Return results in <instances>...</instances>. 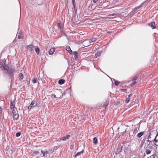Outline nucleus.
I'll use <instances>...</instances> for the list:
<instances>
[{
    "label": "nucleus",
    "mask_w": 158,
    "mask_h": 158,
    "mask_svg": "<svg viewBox=\"0 0 158 158\" xmlns=\"http://www.w3.org/2000/svg\"><path fill=\"white\" fill-rule=\"evenodd\" d=\"M1 68L3 71L4 73L8 74L9 76L10 77V81L11 82L14 79V73L15 72L14 68H10L8 66L6 65L5 61L2 60L0 62Z\"/></svg>",
    "instance_id": "nucleus-1"
},
{
    "label": "nucleus",
    "mask_w": 158,
    "mask_h": 158,
    "mask_svg": "<svg viewBox=\"0 0 158 158\" xmlns=\"http://www.w3.org/2000/svg\"><path fill=\"white\" fill-rule=\"evenodd\" d=\"M157 132L156 131H152L150 133L149 136L148 138V139H151V138H152V139H154L155 138V137L156 136V134H157Z\"/></svg>",
    "instance_id": "nucleus-2"
},
{
    "label": "nucleus",
    "mask_w": 158,
    "mask_h": 158,
    "mask_svg": "<svg viewBox=\"0 0 158 158\" xmlns=\"http://www.w3.org/2000/svg\"><path fill=\"white\" fill-rule=\"evenodd\" d=\"M123 146L121 145H119L118 146L117 149H116L115 154L116 155L122 151L123 148Z\"/></svg>",
    "instance_id": "nucleus-3"
},
{
    "label": "nucleus",
    "mask_w": 158,
    "mask_h": 158,
    "mask_svg": "<svg viewBox=\"0 0 158 158\" xmlns=\"http://www.w3.org/2000/svg\"><path fill=\"white\" fill-rule=\"evenodd\" d=\"M156 146H158V133L156 134L155 138L153 140Z\"/></svg>",
    "instance_id": "nucleus-4"
},
{
    "label": "nucleus",
    "mask_w": 158,
    "mask_h": 158,
    "mask_svg": "<svg viewBox=\"0 0 158 158\" xmlns=\"http://www.w3.org/2000/svg\"><path fill=\"white\" fill-rule=\"evenodd\" d=\"M70 137V136L69 135H67L65 136L61 137L60 139L63 141H66L67 139H69Z\"/></svg>",
    "instance_id": "nucleus-5"
},
{
    "label": "nucleus",
    "mask_w": 158,
    "mask_h": 158,
    "mask_svg": "<svg viewBox=\"0 0 158 158\" xmlns=\"http://www.w3.org/2000/svg\"><path fill=\"white\" fill-rule=\"evenodd\" d=\"M149 26L151 27L152 29L156 28V26L155 22H152L149 24Z\"/></svg>",
    "instance_id": "nucleus-6"
},
{
    "label": "nucleus",
    "mask_w": 158,
    "mask_h": 158,
    "mask_svg": "<svg viewBox=\"0 0 158 158\" xmlns=\"http://www.w3.org/2000/svg\"><path fill=\"white\" fill-rule=\"evenodd\" d=\"M66 49L69 52L70 54H72L73 53V52L72 50H71L69 46H67L66 47Z\"/></svg>",
    "instance_id": "nucleus-7"
},
{
    "label": "nucleus",
    "mask_w": 158,
    "mask_h": 158,
    "mask_svg": "<svg viewBox=\"0 0 158 158\" xmlns=\"http://www.w3.org/2000/svg\"><path fill=\"white\" fill-rule=\"evenodd\" d=\"M15 107V105L14 104V101L13 102L12 101H11L10 104V108L12 110H13V109H14Z\"/></svg>",
    "instance_id": "nucleus-8"
},
{
    "label": "nucleus",
    "mask_w": 158,
    "mask_h": 158,
    "mask_svg": "<svg viewBox=\"0 0 158 158\" xmlns=\"http://www.w3.org/2000/svg\"><path fill=\"white\" fill-rule=\"evenodd\" d=\"M27 48L30 51H31L33 50L34 48V46L32 45H29L27 46Z\"/></svg>",
    "instance_id": "nucleus-9"
},
{
    "label": "nucleus",
    "mask_w": 158,
    "mask_h": 158,
    "mask_svg": "<svg viewBox=\"0 0 158 158\" xmlns=\"http://www.w3.org/2000/svg\"><path fill=\"white\" fill-rule=\"evenodd\" d=\"M37 103L36 101L33 100L31 102V105L33 106V107H34L35 106H37Z\"/></svg>",
    "instance_id": "nucleus-10"
},
{
    "label": "nucleus",
    "mask_w": 158,
    "mask_h": 158,
    "mask_svg": "<svg viewBox=\"0 0 158 158\" xmlns=\"http://www.w3.org/2000/svg\"><path fill=\"white\" fill-rule=\"evenodd\" d=\"M41 152H42L43 155L42 156H42L43 157L45 156L46 154H50L49 153L48 151H45V152L43 151L42 150H41Z\"/></svg>",
    "instance_id": "nucleus-11"
},
{
    "label": "nucleus",
    "mask_w": 158,
    "mask_h": 158,
    "mask_svg": "<svg viewBox=\"0 0 158 158\" xmlns=\"http://www.w3.org/2000/svg\"><path fill=\"white\" fill-rule=\"evenodd\" d=\"M74 55V57L76 60H78V54L77 52L76 51H74L73 52Z\"/></svg>",
    "instance_id": "nucleus-12"
},
{
    "label": "nucleus",
    "mask_w": 158,
    "mask_h": 158,
    "mask_svg": "<svg viewBox=\"0 0 158 158\" xmlns=\"http://www.w3.org/2000/svg\"><path fill=\"white\" fill-rule=\"evenodd\" d=\"M55 49L54 48H51L49 52V55H52L55 51Z\"/></svg>",
    "instance_id": "nucleus-13"
},
{
    "label": "nucleus",
    "mask_w": 158,
    "mask_h": 158,
    "mask_svg": "<svg viewBox=\"0 0 158 158\" xmlns=\"http://www.w3.org/2000/svg\"><path fill=\"white\" fill-rule=\"evenodd\" d=\"M84 151V150L83 149L81 151L78 152L74 156V157H76L77 156H79L82 154Z\"/></svg>",
    "instance_id": "nucleus-14"
},
{
    "label": "nucleus",
    "mask_w": 158,
    "mask_h": 158,
    "mask_svg": "<svg viewBox=\"0 0 158 158\" xmlns=\"http://www.w3.org/2000/svg\"><path fill=\"white\" fill-rule=\"evenodd\" d=\"M23 37V35L21 32L20 31L19 34L18 38L20 39L22 38Z\"/></svg>",
    "instance_id": "nucleus-15"
},
{
    "label": "nucleus",
    "mask_w": 158,
    "mask_h": 158,
    "mask_svg": "<svg viewBox=\"0 0 158 158\" xmlns=\"http://www.w3.org/2000/svg\"><path fill=\"white\" fill-rule=\"evenodd\" d=\"M144 134V132H141L139 133L137 135V136L138 138L141 137Z\"/></svg>",
    "instance_id": "nucleus-16"
},
{
    "label": "nucleus",
    "mask_w": 158,
    "mask_h": 158,
    "mask_svg": "<svg viewBox=\"0 0 158 158\" xmlns=\"http://www.w3.org/2000/svg\"><path fill=\"white\" fill-rule=\"evenodd\" d=\"M65 82V80L64 79H60L58 81V83L60 85L63 84Z\"/></svg>",
    "instance_id": "nucleus-17"
},
{
    "label": "nucleus",
    "mask_w": 158,
    "mask_h": 158,
    "mask_svg": "<svg viewBox=\"0 0 158 158\" xmlns=\"http://www.w3.org/2000/svg\"><path fill=\"white\" fill-rule=\"evenodd\" d=\"M35 51L37 55H39V54L40 49L38 47H36L35 48Z\"/></svg>",
    "instance_id": "nucleus-18"
},
{
    "label": "nucleus",
    "mask_w": 158,
    "mask_h": 158,
    "mask_svg": "<svg viewBox=\"0 0 158 158\" xmlns=\"http://www.w3.org/2000/svg\"><path fill=\"white\" fill-rule=\"evenodd\" d=\"M101 54V52L100 51H98L95 54V56L96 58L98 56H100Z\"/></svg>",
    "instance_id": "nucleus-19"
},
{
    "label": "nucleus",
    "mask_w": 158,
    "mask_h": 158,
    "mask_svg": "<svg viewBox=\"0 0 158 158\" xmlns=\"http://www.w3.org/2000/svg\"><path fill=\"white\" fill-rule=\"evenodd\" d=\"M98 140L96 137H94L93 139V143L95 144H97Z\"/></svg>",
    "instance_id": "nucleus-20"
},
{
    "label": "nucleus",
    "mask_w": 158,
    "mask_h": 158,
    "mask_svg": "<svg viewBox=\"0 0 158 158\" xmlns=\"http://www.w3.org/2000/svg\"><path fill=\"white\" fill-rule=\"evenodd\" d=\"M96 40V38L95 37H93L89 40V42L92 43L95 41Z\"/></svg>",
    "instance_id": "nucleus-21"
},
{
    "label": "nucleus",
    "mask_w": 158,
    "mask_h": 158,
    "mask_svg": "<svg viewBox=\"0 0 158 158\" xmlns=\"http://www.w3.org/2000/svg\"><path fill=\"white\" fill-rule=\"evenodd\" d=\"M39 152L38 151H34L32 153V156H35L37 155L38 154H39Z\"/></svg>",
    "instance_id": "nucleus-22"
},
{
    "label": "nucleus",
    "mask_w": 158,
    "mask_h": 158,
    "mask_svg": "<svg viewBox=\"0 0 158 158\" xmlns=\"http://www.w3.org/2000/svg\"><path fill=\"white\" fill-rule=\"evenodd\" d=\"M19 80H22L23 78V75L22 73H20L19 74Z\"/></svg>",
    "instance_id": "nucleus-23"
},
{
    "label": "nucleus",
    "mask_w": 158,
    "mask_h": 158,
    "mask_svg": "<svg viewBox=\"0 0 158 158\" xmlns=\"http://www.w3.org/2000/svg\"><path fill=\"white\" fill-rule=\"evenodd\" d=\"M132 82L130 84V85L131 86H133L137 82L136 81L134 80L133 79H132Z\"/></svg>",
    "instance_id": "nucleus-24"
},
{
    "label": "nucleus",
    "mask_w": 158,
    "mask_h": 158,
    "mask_svg": "<svg viewBox=\"0 0 158 158\" xmlns=\"http://www.w3.org/2000/svg\"><path fill=\"white\" fill-rule=\"evenodd\" d=\"M19 114H15V115H13L14 120H17L19 117Z\"/></svg>",
    "instance_id": "nucleus-25"
},
{
    "label": "nucleus",
    "mask_w": 158,
    "mask_h": 158,
    "mask_svg": "<svg viewBox=\"0 0 158 158\" xmlns=\"http://www.w3.org/2000/svg\"><path fill=\"white\" fill-rule=\"evenodd\" d=\"M145 152L146 154L148 155L151 153V151L148 148H147Z\"/></svg>",
    "instance_id": "nucleus-26"
},
{
    "label": "nucleus",
    "mask_w": 158,
    "mask_h": 158,
    "mask_svg": "<svg viewBox=\"0 0 158 158\" xmlns=\"http://www.w3.org/2000/svg\"><path fill=\"white\" fill-rule=\"evenodd\" d=\"M55 150L52 148L48 150L49 153L50 154L52 153Z\"/></svg>",
    "instance_id": "nucleus-27"
},
{
    "label": "nucleus",
    "mask_w": 158,
    "mask_h": 158,
    "mask_svg": "<svg viewBox=\"0 0 158 158\" xmlns=\"http://www.w3.org/2000/svg\"><path fill=\"white\" fill-rule=\"evenodd\" d=\"M12 113L14 115H15V114H18L17 113V111L15 110L14 109H13V110H12Z\"/></svg>",
    "instance_id": "nucleus-28"
},
{
    "label": "nucleus",
    "mask_w": 158,
    "mask_h": 158,
    "mask_svg": "<svg viewBox=\"0 0 158 158\" xmlns=\"http://www.w3.org/2000/svg\"><path fill=\"white\" fill-rule=\"evenodd\" d=\"M74 147V143H72L70 146V148L71 150H72Z\"/></svg>",
    "instance_id": "nucleus-29"
},
{
    "label": "nucleus",
    "mask_w": 158,
    "mask_h": 158,
    "mask_svg": "<svg viewBox=\"0 0 158 158\" xmlns=\"http://www.w3.org/2000/svg\"><path fill=\"white\" fill-rule=\"evenodd\" d=\"M38 80L37 78H34L32 80V82L34 83H35L37 82Z\"/></svg>",
    "instance_id": "nucleus-30"
},
{
    "label": "nucleus",
    "mask_w": 158,
    "mask_h": 158,
    "mask_svg": "<svg viewBox=\"0 0 158 158\" xmlns=\"http://www.w3.org/2000/svg\"><path fill=\"white\" fill-rule=\"evenodd\" d=\"M138 76L139 75L138 74L136 75L132 79L136 81L137 80Z\"/></svg>",
    "instance_id": "nucleus-31"
},
{
    "label": "nucleus",
    "mask_w": 158,
    "mask_h": 158,
    "mask_svg": "<svg viewBox=\"0 0 158 158\" xmlns=\"http://www.w3.org/2000/svg\"><path fill=\"white\" fill-rule=\"evenodd\" d=\"M130 100V98L129 97H128L126 99V100L125 101L126 103H128L129 102Z\"/></svg>",
    "instance_id": "nucleus-32"
},
{
    "label": "nucleus",
    "mask_w": 158,
    "mask_h": 158,
    "mask_svg": "<svg viewBox=\"0 0 158 158\" xmlns=\"http://www.w3.org/2000/svg\"><path fill=\"white\" fill-rule=\"evenodd\" d=\"M21 134V133L20 132H19L17 133L16 134V136L17 137H19Z\"/></svg>",
    "instance_id": "nucleus-33"
},
{
    "label": "nucleus",
    "mask_w": 158,
    "mask_h": 158,
    "mask_svg": "<svg viewBox=\"0 0 158 158\" xmlns=\"http://www.w3.org/2000/svg\"><path fill=\"white\" fill-rule=\"evenodd\" d=\"M120 83V82L118 81H116L114 82V84L116 86L118 85Z\"/></svg>",
    "instance_id": "nucleus-34"
},
{
    "label": "nucleus",
    "mask_w": 158,
    "mask_h": 158,
    "mask_svg": "<svg viewBox=\"0 0 158 158\" xmlns=\"http://www.w3.org/2000/svg\"><path fill=\"white\" fill-rule=\"evenodd\" d=\"M109 103V102L108 101H106L105 102V105H104V106H105L106 108V106L108 105V103Z\"/></svg>",
    "instance_id": "nucleus-35"
},
{
    "label": "nucleus",
    "mask_w": 158,
    "mask_h": 158,
    "mask_svg": "<svg viewBox=\"0 0 158 158\" xmlns=\"http://www.w3.org/2000/svg\"><path fill=\"white\" fill-rule=\"evenodd\" d=\"M33 107H33V106L31 104L30 106H28V109L29 110H30Z\"/></svg>",
    "instance_id": "nucleus-36"
},
{
    "label": "nucleus",
    "mask_w": 158,
    "mask_h": 158,
    "mask_svg": "<svg viewBox=\"0 0 158 158\" xmlns=\"http://www.w3.org/2000/svg\"><path fill=\"white\" fill-rule=\"evenodd\" d=\"M137 132H138V131H137V129L136 128L134 130L133 134H135Z\"/></svg>",
    "instance_id": "nucleus-37"
},
{
    "label": "nucleus",
    "mask_w": 158,
    "mask_h": 158,
    "mask_svg": "<svg viewBox=\"0 0 158 158\" xmlns=\"http://www.w3.org/2000/svg\"><path fill=\"white\" fill-rule=\"evenodd\" d=\"M109 16H114L115 17V16H117V14H111L109 15Z\"/></svg>",
    "instance_id": "nucleus-38"
},
{
    "label": "nucleus",
    "mask_w": 158,
    "mask_h": 158,
    "mask_svg": "<svg viewBox=\"0 0 158 158\" xmlns=\"http://www.w3.org/2000/svg\"><path fill=\"white\" fill-rule=\"evenodd\" d=\"M57 26L59 28H61V26L59 23H57Z\"/></svg>",
    "instance_id": "nucleus-39"
},
{
    "label": "nucleus",
    "mask_w": 158,
    "mask_h": 158,
    "mask_svg": "<svg viewBox=\"0 0 158 158\" xmlns=\"http://www.w3.org/2000/svg\"><path fill=\"white\" fill-rule=\"evenodd\" d=\"M58 147L56 146H55L54 148H52L55 150V151L56 150L58 149Z\"/></svg>",
    "instance_id": "nucleus-40"
},
{
    "label": "nucleus",
    "mask_w": 158,
    "mask_h": 158,
    "mask_svg": "<svg viewBox=\"0 0 158 158\" xmlns=\"http://www.w3.org/2000/svg\"><path fill=\"white\" fill-rule=\"evenodd\" d=\"M51 97H52L53 98H56V95L55 94H52Z\"/></svg>",
    "instance_id": "nucleus-41"
},
{
    "label": "nucleus",
    "mask_w": 158,
    "mask_h": 158,
    "mask_svg": "<svg viewBox=\"0 0 158 158\" xmlns=\"http://www.w3.org/2000/svg\"><path fill=\"white\" fill-rule=\"evenodd\" d=\"M57 90V91H58V93L60 94H61V93H62L61 90H58V89Z\"/></svg>",
    "instance_id": "nucleus-42"
},
{
    "label": "nucleus",
    "mask_w": 158,
    "mask_h": 158,
    "mask_svg": "<svg viewBox=\"0 0 158 158\" xmlns=\"http://www.w3.org/2000/svg\"><path fill=\"white\" fill-rule=\"evenodd\" d=\"M140 7V6H138V7H137L136 8H135V10L136 11V10H138L139 9Z\"/></svg>",
    "instance_id": "nucleus-43"
},
{
    "label": "nucleus",
    "mask_w": 158,
    "mask_h": 158,
    "mask_svg": "<svg viewBox=\"0 0 158 158\" xmlns=\"http://www.w3.org/2000/svg\"><path fill=\"white\" fill-rule=\"evenodd\" d=\"M146 141L147 142H153V140H149V139H148V140H147Z\"/></svg>",
    "instance_id": "nucleus-44"
},
{
    "label": "nucleus",
    "mask_w": 158,
    "mask_h": 158,
    "mask_svg": "<svg viewBox=\"0 0 158 158\" xmlns=\"http://www.w3.org/2000/svg\"><path fill=\"white\" fill-rule=\"evenodd\" d=\"M98 0H94L93 2L94 3H96L97 2H98Z\"/></svg>",
    "instance_id": "nucleus-45"
},
{
    "label": "nucleus",
    "mask_w": 158,
    "mask_h": 158,
    "mask_svg": "<svg viewBox=\"0 0 158 158\" xmlns=\"http://www.w3.org/2000/svg\"><path fill=\"white\" fill-rule=\"evenodd\" d=\"M1 110H2L1 108H0V115L2 113Z\"/></svg>",
    "instance_id": "nucleus-46"
},
{
    "label": "nucleus",
    "mask_w": 158,
    "mask_h": 158,
    "mask_svg": "<svg viewBox=\"0 0 158 158\" xmlns=\"http://www.w3.org/2000/svg\"><path fill=\"white\" fill-rule=\"evenodd\" d=\"M132 96V94H130L128 96V97H129L130 98V97H131V96Z\"/></svg>",
    "instance_id": "nucleus-47"
},
{
    "label": "nucleus",
    "mask_w": 158,
    "mask_h": 158,
    "mask_svg": "<svg viewBox=\"0 0 158 158\" xmlns=\"http://www.w3.org/2000/svg\"><path fill=\"white\" fill-rule=\"evenodd\" d=\"M112 31H108V32H107V34H108V33H112Z\"/></svg>",
    "instance_id": "nucleus-48"
},
{
    "label": "nucleus",
    "mask_w": 158,
    "mask_h": 158,
    "mask_svg": "<svg viewBox=\"0 0 158 158\" xmlns=\"http://www.w3.org/2000/svg\"><path fill=\"white\" fill-rule=\"evenodd\" d=\"M122 90H123L124 91H126L127 90V89H122Z\"/></svg>",
    "instance_id": "nucleus-49"
},
{
    "label": "nucleus",
    "mask_w": 158,
    "mask_h": 158,
    "mask_svg": "<svg viewBox=\"0 0 158 158\" xmlns=\"http://www.w3.org/2000/svg\"><path fill=\"white\" fill-rule=\"evenodd\" d=\"M150 139V140H153V139H152V138H151V139Z\"/></svg>",
    "instance_id": "nucleus-50"
},
{
    "label": "nucleus",
    "mask_w": 158,
    "mask_h": 158,
    "mask_svg": "<svg viewBox=\"0 0 158 158\" xmlns=\"http://www.w3.org/2000/svg\"><path fill=\"white\" fill-rule=\"evenodd\" d=\"M150 139V140H153V139H152V138H151V139Z\"/></svg>",
    "instance_id": "nucleus-51"
},
{
    "label": "nucleus",
    "mask_w": 158,
    "mask_h": 158,
    "mask_svg": "<svg viewBox=\"0 0 158 158\" xmlns=\"http://www.w3.org/2000/svg\"><path fill=\"white\" fill-rule=\"evenodd\" d=\"M150 144V143H149L148 144L147 147H148V146Z\"/></svg>",
    "instance_id": "nucleus-52"
},
{
    "label": "nucleus",
    "mask_w": 158,
    "mask_h": 158,
    "mask_svg": "<svg viewBox=\"0 0 158 158\" xmlns=\"http://www.w3.org/2000/svg\"><path fill=\"white\" fill-rule=\"evenodd\" d=\"M126 131L125 130V132H124V133H126Z\"/></svg>",
    "instance_id": "nucleus-53"
}]
</instances>
